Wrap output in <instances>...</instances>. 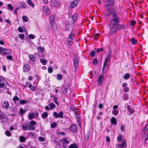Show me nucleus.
Instances as JSON below:
<instances>
[{"mask_svg":"<svg viewBox=\"0 0 148 148\" xmlns=\"http://www.w3.org/2000/svg\"><path fill=\"white\" fill-rule=\"evenodd\" d=\"M50 4L52 7L58 8L60 6V3L58 0H51Z\"/></svg>","mask_w":148,"mask_h":148,"instance_id":"7ed1b4c3","label":"nucleus"},{"mask_svg":"<svg viewBox=\"0 0 148 148\" xmlns=\"http://www.w3.org/2000/svg\"><path fill=\"white\" fill-rule=\"evenodd\" d=\"M9 104L8 102L4 101L3 104V107L4 108H8L9 107Z\"/></svg>","mask_w":148,"mask_h":148,"instance_id":"f3484780","label":"nucleus"},{"mask_svg":"<svg viewBox=\"0 0 148 148\" xmlns=\"http://www.w3.org/2000/svg\"><path fill=\"white\" fill-rule=\"evenodd\" d=\"M98 106L99 109H102L103 108V105L101 103L99 104Z\"/></svg>","mask_w":148,"mask_h":148,"instance_id":"338daca9","label":"nucleus"},{"mask_svg":"<svg viewBox=\"0 0 148 148\" xmlns=\"http://www.w3.org/2000/svg\"><path fill=\"white\" fill-rule=\"evenodd\" d=\"M30 69V66L28 65H26L24 66L23 70L25 72L29 71Z\"/></svg>","mask_w":148,"mask_h":148,"instance_id":"dca6fc26","label":"nucleus"},{"mask_svg":"<svg viewBox=\"0 0 148 148\" xmlns=\"http://www.w3.org/2000/svg\"><path fill=\"white\" fill-rule=\"evenodd\" d=\"M122 136L121 135L118 136L117 138L118 141L120 142L122 140Z\"/></svg>","mask_w":148,"mask_h":148,"instance_id":"09e8293b","label":"nucleus"},{"mask_svg":"<svg viewBox=\"0 0 148 148\" xmlns=\"http://www.w3.org/2000/svg\"><path fill=\"white\" fill-rule=\"evenodd\" d=\"M93 63L95 65H96L97 63V59L95 58L93 60Z\"/></svg>","mask_w":148,"mask_h":148,"instance_id":"6e6d98bb","label":"nucleus"},{"mask_svg":"<svg viewBox=\"0 0 148 148\" xmlns=\"http://www.w3.org/2000/svg\"><path fill=\"white\" fill-rule=\"evenodd\" d=\"M114 0H108L105 7L106 9L105 13L108 16H111V20L109 26L110 29V34L111 35L119 30L120 25L118 24L121 21L120 19L117 16V13L114 12V9L113 6Z\"/></svg>","mask_w":148,"mask_h":148,"instance_id":"f257e3e1","label":"nucleus"},{"mask_svg":"<svg viewBox=\"0 0 148 148\" xmlns=\"http://www.w3.org/2000/svg\"><path fill=\"white\" fill-rule=\"evenodd\" d=\"M69 148H78V146L75 144H72L69 146Z\"/></svg>","mask_w":148,"mask_h":148,"instance_id":"c85d7f7f","label":"nucleus"},{"mask_svg":"<svg viewBox=\"0 0 148 148\" xmlns=\"http://www.w3.org/2000/svg\"><path fill=\"white\" fill-rule=\"evenodd\" d=\"M136 23V22L134 21H132L131 22V25L132 26H134V24Z\"/></svg>","mask_w":148,"mask_h":148,"instance_id":"680f3d73","label":"nucleus"},{"mask_svg":"<svg viewBox=\"0 0 148 148\" xmlns=\"http://www.w3.org/2000/svg\"><path fill=\"white\" fill-rule=\"evenodd\" d=\"M127 111L130 113V115H131L134 112V110L131 108L130 105H128L127 106Z\"/></svg>","mask_w":148,"mask_h":148,"instance_id":"4468645a","label":"nucleus"},{"mask_svg":"<svg viewBox=\"0 0 148 148\" xmlns=\"http://www.w3.org/2000/svg\"><path fill=\"white\" fill-rule=\"evenodd\" d=\"M22 128L23 130H27L28 128V125L27 124H24L22 125Z\"/></svg>","mask_w":148,"mask_h":148,"instance_id":"393cba45","label":"nucleus"},{"mask_svg":"<svg viewBox=\"0 0 148 148\" xmlns=\"http://www.w3.org/2000/svg\"><path fill=\"white\" fill-rule=\"evenodd\" d=\"M40 62L42 63L44 65H46L47 62V60H46L43 59H40Z\"/></svg>","mask_w":148,"mask_h":148,"instance_id":"cd10ccee","label":"nucleus"},{"mask_svg":"<svg viewBox=\"0 0 148 148\" xmlns=\"http://www.w3.org/2000/svg\"><path fill=\"white\" fill-rule=\"evenodd\" d=\"M104 79L103 75H101L98 77L97 79L98 85H101L103 82Z\"/></svg>","mask_w":148,"mask_h":148,"instance_id":"6e6552de","label":"nucleus"},{"mask_svg":"<svg viewBox=\"0 0 148 148\" xmlns=\"http://www.w3.org/2000/svg\"><path fill=\"white\" fill-rule=\"evenodd\" d=\"M48 72L50 73H52L53 71V69L51 67H49L48 69Z\"/></svg>","mask_w":148,"mask_h":148,"instance_id":"603ef678","label":"nucleus"},{"mask_svg":"<svg viewBox=\"0 0 148 148\" xmlns=\"http://www.w3.org/2000/svg\"><path fill=\"white\" fill-rule=\"evenodd\" d=\"M130 41L134 45H135L137 42V40L135 39L134 38H132L130 39Z\"/></svg>","mask_w":148,"mask_h":148,"instance_id":"b1692460","label":"nucleus"},{"mask_svg":"<svg viewBox=\"0 0 148 148\" xmlns=\"http://www.w3.org/2000/svg\"><path fill=\"white\" fill-rule=\"evenodd\" d=\"M5 134L7 136H11V133L9 130H7L5 131Z\"/></svg>","mask_w":148,"mask_h":148,"instance_id":"a18cd8bd","label":"nucleus"},{"mask_svg":"<svg viewBox=\"0 0 148 148\" xmlns=\"http://www.w3.org/2000/svg\"><path fill=\"white\" fill-rule=\"evenodd\" d=\"M13 100L14 103H16V102L18 101L19 100V98L17 96H14L13 97Z\"/></svg>","mask_w":148,"mask_h":148,"instance_id":"ea45409f","label":"nucleus"},{"mask_svg":"<svg viewBox=\"0 0 148 148\" xmlns=\"http://www.w3.org/2000/svg\"><path fill=\"white\" fill-rule=\"evenodd\" d=\"M25 139V137L21 136L19 138V140H20V141L21 142H23L24 141Z\"/></svg>","mask_w":148,"mask_h":148,"instance_id":"4c0bfd02","label":"nucleus"},{"mask_svg":"<svg viewBox=\"0 0 148 148\" xmlns=\"http://www.w3.org/2000/svg\"><path fill=\"white\" fill-rule=\"evenodd\" d=\"M75 31V30H73L71 32V33L69 36V37H74V34Z\"/></svg>","mask_w":148,"mask_h":148,"instance_id":"de8ad7c7","label":"nucleus"},{"mask_svg":"<svg viewBox=\"0 0 148 148\" xmlns=\"http://www.w3.org/2000/svg\"><path fill=\"white\" fill-rule=\"evenodd\" d=\"M30 90L32 91H34L36 89V87L34 86H32V85L29 88Z\"/></svg>","mask_w":148,"mask_h":148,"instance_id":"864d4df0","label":"nucleus"},{"mask_svg":"<svg viewBox=\"0 0 148 148\" xmlns=\"http://www.w3.org/2000/svg\"><path fill=\"white\" fill-rule=\"evenodd\" d=\"M8 9L10 10H13L14 8L13 6L10 4H8L7 5Z\"/></svg>","mask_w":148,"mask_h":148,"instance_id":"5701e85b","label":"nucleus"},{"mask_svg":"<svg viewBox=\"0 0 148 148\" xmlns=\"http://www.w3.org/2000/svg\"><path fill=\"white\" fill-rule=\"evenodd\" d=\"M129 90V88L128 87L124 88L123 89V91L124 92H127Z\"/></svg>","mask_w":148,"mask_h":148,"instance_id":"052dcab7","label":"nucleus"},{"mask_svg":"<svg viewBox=\"0 0 148 148\" xmlns=\"http://www.w3.org/2000/svg\"><path fill=\"white\" fill-rule=\"evenodd\" d=\"M30 123L31 124L30 125H34L36 124V122L35 121L33 120L30 121Z\"/></svg>","mask_w":148,"mask_h":148,"instance_id":"4d7b16f0","label":"nucleus"},{"mask_svg":"<svg viewBox=\"0 0 148 148\" xmlns=\"http://www.w3.org/2000/svg\"><path fill=\"white\" fill-rule=\"evenodd\" d=\"M39 139L42 141H43L45 140V139L44 138L42 137H40L39 138Z\"/></svg>","mask_w":148,"mask_h":148,"instance_id":"0e129e2a","label":"nucleus"},{"mask_svg":"<svg viewBox=\"0 0 148 148\" xmlns=\"http://www.w3.org/2000/svg\"><path fill=\"white\" fill-rule=\"evenodd\" d=\"M0 119L1 122L2 123H6L8 120L6 115L2 112L0 110Z\"/></svg>","mask_w":148,"mask_h":148,"instance_id":"39448f33","label":"nucleus"},{"mask_svg":"<svg viewBox=\"0 0 148 148\" xmlns=\"http://www.w3.org/2000/svg\"><path fill=\"white\" fill-rule=\"evenodd\" d=\"M27 100L25 99H23V100H20L19 102V103L20 104H23L27 103Z\"/></svg>","mask_w":148,"mask_h":148,"instance_id":"473e14b6","label":"nucleus"},{"mask_svg":"<svg viewBox=\"0 0 148 148\" xmlns=\"http://www.w3.org/2000/svg\"><path fill=\"white\" fill-rule=\"evenodd\" d=\"M0 119L1 122L2 123H6L8 120L6 115L2 112L0 110Z\"/></svg>","mask_w":148,"mask_h":148,"instance_id":"20e7f679","label":"nucleus"},{"mask_svg":"<svg viewBox=\"0 0 148 148\" xmlns=\"http://www.w3.org/2000/svg\"><path fill=\"white\" fill-rule=\"evenodd\" d=\"M128 98V95L127 94H124L123 97V99L124 100H127Z\"/></svg>","mask_w":148,"mask_h":148,"instance_id":"72a5a7b5","label":"nucleus"},{"mask_svg":"<svg viewBox=\"0 0 148 148\" xmlns=\"http://www.w3.org/2000/svg\"><path fill=\"white\" fill-rule=\"evenodd\" d=\"M43 10L44 12L47 15H49L50 13L49 8L47 6H44L43 7Z\"/></svg>","mask_w":148,"mask_h":148,"instance_id":"1a4fd4ad","label":"nucleus"},{"mask_svg":"<svg viewBox=\"0 0 148 148\" xmlns=\"http://www.w3.org/2000/svg\"><path fill=\"white\" fill-rule=\"evenodd\" d=\"M62 78V75L60 74H58L57 75V79L58 80H61Z\"/></svg>","mask_w":148,"mask_h":148,"instance_id":"bb28decb","label":"nucleus"},{"mask_svg":"<svg viewBox=\"0 0 148 148\" xmlns=\"http://www.w3.org/2000/svg\"><path fill=\"white\" fill-rule=\"evenodd\" d=\"M53 116L56 118H62L63 116V112L62 111H60L59 113L56 112H54L53 113Z\"/></svg>","mask_w":148,"mask_h":148,"instance_id":"0eeeda50","label":"nucleus"},{"mask_svg":"<svg viewBox=\"0 0 148 148\" xmlns=\"http://www.w3.org/2000/svg\"><path fill=\"white\" fill-rule=\"evenodd\" d=\"M70 27H71L70 25L69 24L66 25V27H65V30H69L70 29Z\"/></svg>","mask_w":148,"mask_h":148,"instance_id":"5fc2aeb1","label":"nucleus"},{"mask_svg":"<svg viewBox=\"0 0 148 148\" xmlns=\"http://www.w3.org/2000/svg\"><path fill=\"white\" fill-rule=\"evenodd\" d=\"M55 105L53 103H51L49 105V107L52 109L55 108Z\"/></svg>","mask_w":148,"mask_h":148,"instance_id":"49530a36","label":"nucleus"},{"mask_svg":"<svg viewBox=\"0 0 148 148\" xmlns=\"http://www.w3.org/2000/svg\"><path fill=\"white\" fill-rule=\"evenodd\" d=\"M48 116V114L47 112H44L42 113V117L43 119H45Z\"/></svg>","mask_w":148,"mask_h":148,"instance_id":"a878e982","label":"nucleus"},{"mask_svg":"<svg viewBox=\"0 0 148 148\" xmlns=\"http://www.w3.org/2000/svg\"><path fill=\"white\" fill-rule=\"evenodd\" d=\"M31 85V84H29V83L27 82L26 85L25 86V87L26 88V87H28L29 88Z\"/></svg>","mask_w":148,"mask_h":148,"instance_id":"e2e57ef3","label":"nucleus"},{"mask_svg":"<svg viewBox=\"0 0 148 148\" xmlns=\"http://www.w3.org/2000/svg\"><path fill=\"white\" fill-rule=\"evenodd\" d=\"M77 3V0L73 1L70 4V7L72 8H74L76 6Z\"/></svg>","mask_w":148,"mask_h":148,"instance_id":"2eb2a0df","label":"nucleus"},{"mask_svg":"<svg viewBox=\"0 0 148 148\" xmlns=\"http://www.w3.org/2000/svg\"><path fill=\"white\" fill-rule=\"evenodd\" d=\"M18 30L20 32H22L23 31V29L21 27H18Z\"/></svg>","mask_w":148,"mask_h":148,"instance_id":"bf43d9fd","label":"nucleus"},{"mask_svg":"<svg viewBox=\"0 0 148 148\" xmlns=\"http://www.w3.org/2000/svg\"><path fill=\"white\" fill-rule=\"evenodd\" d=\"M29 57L32 61H35V58L34 55H30L29 56Z\"/></svg>","mask_w":148,"mask_h":148,"instance_id":"e433bc0d","label":"nucleus"},{"mask_svg":"<svg viewBox=\"0 0 148 148\" xmlns=\"http://www.w3.org/2000/svg\"><path fill=\"white\" fill-rule=\"evenodd\" d=\"M111 123L112 124L116 125L117 124V121L115 118L114 117H112L110 119Z\"/></svg>","mask_w":148,"mask_h":148,"instance_id":"a211bd4d","label":"nucleus"},{"mask_svg":"<svg viewBox=\"0 0 148 148\" xmlns=\"http://www.w3.org/2000/svg\"><path fill=\"white\" fill-rule=\"evenodd\" d=\"M127 143L125 140H123L121 144H119V146L121 148H126Z\"/></svg>","mask_w":148,"mask_h":148,"instance_id":"9d476101","label":"nucleus"},{"mask_svg":"<svg viewBox=\"0 0 148 148\" xmlns=\"http://www.w3.org/2000/svg\"><path fill=\"white\" fill-rule=\"evenodd\" d=\"M68 90V89L66 87H64L62 88V91L64 93H66Z\"/></svg>","mask_w":148,"mask_h":148,"instance_id":"a19ab883","label":"nucleus"},{"mask_svg":"<svg viewBox=\"0 0 148 148\" xmlns=\"http://www.w3.org/2000/svg\"><path fill=\"white\" fill-rule=\"evenodd\" d=\"M61 141L63 143H64L68 144L69 142V141L68 140H66L65 138H63V139H62L61 140Z\"/></svg>","mask_w":148,"mask_h":148,"instance_id":"79ce46f5","label":"nucleus"},{"mask_svg":"<svg viewBox=\"0 0 148 148\" xmlns=\"http://www.w3.org/2000/svg\"><path fill=\"white\" fill-rule=\"evenodd\" d=\"M37 49L38 50H39L41 52H43L45 50L44 48L40 46H39Z\"/></svg>","mask_w":148,"mask_h":148,"instance_id":"7c9ffc66","label":"nucleus"},{"mask_svg":"<svg viewBox=\"0 0 148 148\" xmlns=\"http://www.w3.org/2000/svg\"><path fill=\"white\" fill-rule=\"evenodd\" d=\"M73 38H67L66 39V41L68 42V44L70 45H72L73 42Z\"/></svg>","mask_w":148,"mask_h":148,"instance_id":"ddd939ff","label":"nucleus"},{"mask_svg":"<svg viewBox=\"0 0 148 148\" xmlns=\"http://www.w3.org/2000/svg\"><path fill=\"white\" fill-rule=\"evenodd\" d=\"M35 129V127L33 126V125H30L29 126L28 125V129L29 130H34Z\"/></svg>","mask_w":148,"mask_h":148,"instance_id":"37998d69","label":"nucleus"},{"mask_svg":"<svg viewBox=\"0 0 148 148\" xmlns=\"http://www.w3.org/2000/svg\"><path fill=\"white\" fill-rule=\"evenodd\" d=\"M77 15L76 14H74L72 17V18L73 20V22H75L76 21L77 18Z\"/></svg>","mask_w":148,"mask_h":148,"instance_id":"58836bf2","label":"nucleus"},{"mask_svg":"<svg viewBox=\"0 0 148 148\" xmlns=\"http://www.w3.org/2000/svg\"><path fill=\"white\" fill-rule=\"evenodd\" d=\"M57 125V124L56 123H53L51 124V127L52 128H54Z\"/></svg>","mask_w":148,"mask_h":148,"instance_id":"3c124183","label":"nucleus"},{"mask_svg":"<svg viewBox=\"0 0 148 148\" xmlns=\"http://www.w3.org/2000/svg\"><path fill=\"white\" fill-rule=\"evenodd\" d=\"M53 141L55 143H58L59 142V141L58 140V138H55L53 140Z\"/></svg>","mask_w":148,"mask_h":148,"instance_id":"774afa93","label":"nucleus"},{"mask_svg":"<svg viewBox=\"0 0 148 148\" xmlns=\"http://www.w3.org/2000/svg\"><path fill=\"white\" fill-rule=\"evenodd\" d=\"M35 116V114L34 113H31L29 114V116L28 118L29 119L31 120Z\"/></svg>","mask_w":148,"mask_h":148,"instance_id":"4be33fe9","label":"nucleus"},{"mask_svg":"<svg viewBox=\"0 0 148 148\" xmlns=\"http://www.w3.org/2000/svg\"><path fill=\"white\" fill-rule=\"evenodd\" d=\"M27 4L30 6L32 7V8H34V7L35 5L34 3L32 2L31 0H28L27 1Z\"/></svg>","mask_w":148,"mask_h":148,"instance_id":"6ab92c4d","label":"nucleus"},{"mask_svg":"<svg viewBox=\"0 0 148 148\" xmlns=\"http://www.w3.org/2000/svg\"><path fill=\"white\" fill-rule=\"evenodd\" d=\"M26 110H23L22 108H20L19 110V113L21 114H22L24 113H25L26 111Z\"/></svg>","mask_w":148,"mask_h":148,"instance_id":"f704fd0d","label":"nucleus"},{"mask_svg":"<svg viewBox=\"0 0 148 148\" xmlns=\"http://www.w3.org/2000/svg\"><path fill=\"white\" fill-rule=\"evenodd\" d=\"M130 75L128 73H127L125 74L123 77V78L125 79H129Z\"/></svg>","mask_w":148,"mask_h":148,"instance_id":"c756f323","label":"nucleus"},{"mask_svg":"<svg viewBox=\"0 0 148 148\" xmlns=\"http://www.w3.org/2000/svg\"><path fill=\"white\" fill-rule=\"evenodd\" d=\"M55 18V16L53 15H51L50 17V20L51 23L53 24L54 23V20Z\"/></svg>","mask_w":148,"mask_h":148,"instance_id":"aec40b11","label":"nucleus"},{"mask_svg":"<svg viewBox=\"0 0 148 148\" xmlns=\"http://www.w3.org/2000/svg\"><path fill=\"white\" fill-rule=\"evenodd\" d=\"M70 130L71 131L73 132H76L77 130V126L75 124L73 125L70 128Z\"/></svg>","mask_w":148,"mask_h":148,"instance_id":"9b49d317","label":"nucleus"},{"mask_svg":"<svg viewBox=\"0 0 148 148\" xmlns=\"http://www.w3.org/2000/svg\"><path fill=\"white\" fill-rule=\"evenodd\" d=\"M110 54L108 55L105 59L102 69V73H105L108 69V66L110 64Z\"/></svg>","mask_w":148,"mask_h":148,"instance_id":"f03ea898","label":"nucleus"},{"mask_svg":"<svg viewBox=\"0 0 148 148\" xmlns=\"http://www.w3.org/2000/svg\"><path fill=\"white\" fill-rule=\"evenodd\" d=\"M89 136V134L88 132H87L85 135L84 140L85 141L87 142L88 140Z\"/></svg>","mask_w":148,"mask_h":148,"instance_id":"2f4dec72","label":"nucleus"},{"mask_svg":"<svg viewBox=\"0 0 148 148\" xmlns=\"http://www.w3.org/2000/svg\"><path fill=\"white\" fill-rule=\"evenodd\" d=\"M18 4L20 5V8L21 9H26L27 7V5L24 2H20Z\"/></svg>","mask_w":148,"mask_h":148,"instance_id":"f8f14e48","label":"nucleus"},{"mask_svg":"<svg viewBox=\"0 0 148 148\" xmlns=\"http://www.w3.org/2000/svg\"><path fill=\"white\" fill-rule=\"evenodd\" d=\"M10 53L9 52V51H8V50L7 49L4 48V51H2L1 53L3 55L8 54Z\"/></svg>","mask_w":148,"mask_h":148,"instance_id":"412c9836","label":"nucleus"},{"mask_svg":"<svg viewBox=\"0 0 148 148\" xmlns=\"http://www.w3.org/2000/svg\"><path fill=\"white\" fill-rule=\"evenodd\" d=\"M79 61V58L78 56L77 55H75L74 63V64L75 69V71H76L78 67Z\"/></svg>","mask_w":148,"mask_h":148,"instance_id":"423d86ee","label":"nucleus"},{"mask_svg":"<svg viewBox=\"0 0 148 148\" xmlns=\"http://www.w3.org/2000/svg\"><path fill=\"white\" fill-rule=\"evenodd\" d=\"M103 50V48H101V49L98 48L97 50V53H99L100 51H102Z\"/></svg>","mask_w":148,"mask_h":148,"instance_id":"13d9d810","label":"nucleus"},{"mask_svg":"<svg viewBox=\"0 0 148 148\" xmlns=\"http://www.w3.org/2000/svg\"><path fill=\"white\" fill-rule=\"evenodd\" d=\"M112 113L114 115H117L119 113V111L118 110H113L112 111Z\"/></svg>","mask_w":148,"mask_h":148,"instance_id":"c9c22d12","label":"nucleus"},{"mask_svg":"<svg viewBox=\"0 0 148 148\" xmlns=\"http://www.w3.org/2000/svg\"><path fill=\"white\" fill-rule=\"evenodd\" d=\"M7 58L11 60H12V56L11 55H10L7 56Z\"/></svg>","mask_w":148,"mask_h":148,"instance_id":"69168bd1","label":"nucleus"},{"mask_svg":"<svg viewBox=\"0 0 148 148\" xmlns=\"http://www.w3.org/2000/svg\"><path fill=\"white\" fill-rule=\"evenodd\" d=\"M95 51H92L90 53V55L91 57H92L95 56Z\"/></svg>","mask_w":148,"mask_h":148,"instance_id":"c03bdc74","label":"nucleus"},{"mask_svg":"<svg viewBox=\"0 0 148 148\" xmlns=\"http://www.w3.org/2000/svg\"><path fill=\"white\" fill-rule=\"evenodd\" d=\"M22 19L25 22H27L28 21V18L26 16H23L22 17Z\"/></svg>","mask_w":148,"mask_h":148,"instance_id":"8fccbe9b","label":"nucleus"}]
</instances>
